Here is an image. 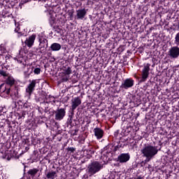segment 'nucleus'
Masks as SVG:
<instances>
[{"mask_svg":"<svg viewBox=\"0 0 179 179\" xmlns=\"http://www.w3.org/2000/svg\"><path fill=\"white\" fill-rule=\"evenodd\" d=\"M141 152L143 155V157H145V163H149L150 159H153L159 153V149L157 146L147 145L141 150Z\"/></svg>","mask_w":179,"mask_h":179,"instance_id":"f257e3e1","label":"nucleus"},{"mask_svg":"<svg viewBox=\"0 0 179 179\" xmlns=\"http://www.w3.org/2000/svg\"><path fill=\"white\" fill-rule=\"evenodd\" d=\"M103 169V166L99 162H94L88 166V173L90 176H94L96 173H99Z\"/></svg>","mask_w":179,"mask_h":179,"instance_id":"f03ea898","label":"nucleus"},{"mask_svg":"<svg viewBox=\"0 0 179 179\" xmlns=\"http://www.w3.org/2000/svg\"><path fill=\"white\" fill-rule=\"evenodd\" d=\"M72 73V68L70 66L64 67L62 69V80L63 82H68L69 80L70 76Z\"/></svg>","mask_w":179,"mask_h":179,"instance_id":"7ed1b4c3","label":"nucleus"},{"mask_svg":"<svg viewBox=\"0 0 179 179\" xmlns=\"http://www.w3.org/2000/svg\"><path fill=\"white\" fill-rule=\"evenodd\" d=\"M150 71V64H144L142 70V77L141 82H146V79L149 78V72Z\"/></svg>","mask_w":179,"mask_h":179,"instance_id":"20e7f679","label":"nucleus"},{"mask_svg":"<svg viewBox=\"0 0 179 179\" xmlns=\"http://www.w3.org/2000/svg\"><path fill=\"white\" fill-rule=\"evenodd\" d=\"M168 55L170 58H173V59H177L179 57V47L178 46H173L171 47L169 52Z\"/></svg>","mask_w":179,"mask_h":179,"instance_id":"39448f33","label":"nucleus"},{"mask_svg":"<svg viewBox=\"0 0 179 179\" xmlns=\"http://www.w3.org/2000/svg\"><path fill=\"white\" fill-rule=\"evenodd\" d=\"M30 83L28 85L26 88V93L29 97L31 96V94L34 92V89L36 87V85L37 83V80H29Z\"/></svg>","mask_w":179,"mask_h":179,"instance_id":"423d86ee","label":"nucleus"},{"mask_svg":"<svg viewBox=\"0 0 179 179\" xmlns=\"http://www.w3.org/2000/svg\"><path fill=\"white\" fill-rule=\"evenodd\" d=\"M135 81H134L131 78H127L122 83L120 89H124L125 90H127V89L132 87Z\"/></svg>","mask_w":179,"mask_h":179,"instance_id":"0eeeda50","label":"nucleus"},{"mask_svg":"<svg viewBox=\"0 0 179 179\" xmlns=\"http://www.w3.org/2000/svg\"><path fill=\"white\" fill-rule=\"evenodd\" d=\"M10 94V88L8 87L6 84L0 85V94L3 97H7Z\"/></svg>","mask_w":179,"mask_h":179,"instance_id":"6e6552de","label":"nucleus"},{"mask_svg":"<svg viewBox=\"0 0 179 179\" xmlns=\"http://www.w3.org/2000/svg\"><path fill=\"white\" fill-rule=\"evenodd\" d=\"M66 114V111L64 108H59L55 111V120L57 121H61L64 120V117Z\"/></svg>","mask_w":179,"mask_h":179,"instance_id":"1a4fd4ad","label":"nucleus"},{"mask_svg":"<svg viewBox=\"0 0 179 179\" xmlns=\"http://www.w3.org/2000/svg\"><path fill=\"white\" fill-rule=\"evenodd\" d=\"M82 104V100L79 96L75 97L71 99V110L72 111H75L78 107H79Z\"/></svg>","mask_w":179,"mask_h":179,"instance_id":"9d476101","label":"nucleus"},{"mask_svg":"<svg viewBox=\"0 0 179 179\" xmlns=\"http://www.w3.org/2000/svg\"><path fill=\"white\" fill-rule=\"evenodd\" d=\"M129 159H131V156L129 153H122L117 157V160L120 163H127V162L129 161Z\"/></svg>","mask_w":179,"mask_h":179,"instance_id":"9b49d317","label":"nucleus"},{"mask_svg":"<svg viewBox=\"0 0 179 179\" xmlns=\"http://www.w3.org/2000/svg\"><path fill=\"white\" fill-rule=\"evenodd\" d=\"M94 134L97 139H101L104 135V131L99 127H96L94 129Z\"/></svg>","mask_w":179,"mask_h":179,"instance_id":"f8f14e48","label":"nucleus"},{"mask_svg":"<svg viewBox=\"0 0 179 179\" xmlns=\"http://www.w3.org/2000/svg\"><path fill=\"white\" fill-rule=\"evenodd\" d=\"M77 13V19H80L81 20L85 19V16H86L87 11L86 9H79L76 11Z\"/></svg>","mask_w":179,"mask_h":179,"instance_id":"ddd939ff","label":"nucleus"},{"mask_svg":"<svg viewBox=\"0 0 179 179\" xmlns=\"http://www.w3.org/2000/svg\"><path fill=\"white\" fill-rule=\"evenodd\" d=\"M36 40V35L33 34L29 38H27L25 41V44L27 47H33V44H34V41Z\"/></svg>","mask_w":179,"mask_h":179,"instance_id":"4468645a","label":"nucleus"},{"mask_svg":"<svg viewBox=\"0 0 179 179\" xmlns=\"http://www.w3.org/2000/svg\"><path fill=\"white\" fill-rule=\"evenodd\" d=\"M39 48H48V41L46 38H41L39 39Z\"/></svg>","mask_w":179,"mask_h":179,"instance_id":"2eb2a0df","label":"nucleus"},{"mask_svg":"<svg viewBox=\"0 0 179 179\" xmlns=\"http://www.w3.org/2000/svg\"><path fill=\"white\" fill-rule=\"evenodd\" d=\"M43 103H46L47 104H55V98L52 96H46L45 99L43 100Z\"/></svg>","mask_w":179,"mask_h":179,"instance_id":"dca6fc26","label":"nucleus"},{"mask_svg":"<svg viewBox=\"0 0 179 179\" xmlns=\"http://www.w3.org/2000/svg\"><path fill=\"white\" fill-rule=\"evenodd\" d=\"M50 50L52 51H59L61 50V44L58 43H54L50 45Z\"/></svg>","mask_w":179,"mask_h":179,"instance_id":"f3484780","label":"nucleus"},{"mask_svg":"<svg viewBox=\"0 0 179 179\" xmlns=\"http://www.w3.org/2000/svg\"><path fill=\"white\" fill-rule=\"evenodd\" d=\"M6 82L7 85H9L10 86H13V85H15V78L10 76H8V78L6 80Z\"/></svg>","mask_w":179,"mask_h":179,"instance_id":"a211bd4d","label":"nucleus"},{"mask_svg":"<svg viewBox=\"0 0 179 179\" xmlns=\"http://www.w3.org/2000/svg\"><path fill=\"white\" fill-rule=\"evenodd\" d=\"M47 178L48 179H55L57 178V172L56 171H50L48 172L46 175Z\"/></svg>","mask_w":179,"mask_h":179,"instance_id":"6ab92c4d","label":"nucleus"},{"mask_svg":"<svg viewBox=\"0 0 179 179\" xmlns=\"http://www.w3.org/2000/svg\"><path fill=\"white\" fill-rule=\"evenodd\" d=\"M33 68V72L34 73V75H40V73H41V68L40 67V66H32Z\"/></svg>","mask_w":179,"mask_h":179,"instance_id":"aec40b11","label":"nucleus"},{"mask_svg":"<svg viewBox=\"0 0 179 179\" xmlns=\"http://www.w3.org/2000/svg\"><path fill=\"white\" fill-rule=\"evenodd\" d=\"M54 15H55V13H49V21L51 26H52L54 23H55V16Z\"/></svg>","mask_w":179,"mask_h":179,"instance_id":"412c9836","label":"nucleus"},{"mask_svg":"<svg viewBox=\"0 0 179 179\" xmlns=\"http://www.w3.org/2000/svg\"><path fill=\"white\" fill-rule=\"evenodd\" d=\"M33 73V68L32 67H29L27 69L24 71V75L26 78H29L30 75Z\"/></svg>","mask_w":179,"mask_h":179,"instance_id":"4be33fe9","label":"nucleus"},{"mask_svg":"<svg viewBox=\"0 0 179 179\" xmlns=\"http://www.w3.org/2000/svg\"><path fill=\"white\" fill-rule=\"evenodd\" d=\"M0 75L1 76H3L6 78V76H8V73H6V67H1V69H0Z\"/></svg>","mask_w":179,"mask_h":179,"instance_id":"5701e85b","label":"nucleus"},{"mask_svg":"<svg viewBox=\"0 0 179 179\" xmlns=\"http://www.w3.org/2000/svg\"><path fill=\"white\" fill-rule=\"evenodd\" d=\"M38 173V169H30L28 171V174H29L30 176H32L33 177H34V176Z\"/></svg>","mask_w":179,"mask_h":179,"instance_id":"b1692460","label":"nucleus"},{"mask_svg":"<svg viewBox=\"0 0 179 179\" xmlns=\"http://www.w3.org/2000/svg\"><path fill=\"white\" fill-rule=\"evenodd\" d=\"M15 27H16V28L15 29V33H18L20 36H22V32H20V28H19V23L15 22Z\"/></svg>","mask_w":179,"mask_h":179,"instance_id":"393cba45","label":"nucleus"},{"mask_svg":"<svg viewBox=\"0 0 179 179\" xmlns=\"http://www.w3.org/2000/svg\"><path fill=\"white\" fill-rule=\"evenodd\" d=\"M122 145H121V144H117L116 146H115V148H114L115 152H117V150H118V149L122 148Z\"/></svg>","mask_w":179,"mask_h":179,"instance_id":"a878e982","label":"nucleus"},{"mask_svg":"<svg viewBox=\"0 0 179 179\" xmlns=\"http://www.w3.org/2000/svg\"><path fill=\"white\" fill-rule=\"evenodd\" d=\"M133 179H143V177H142V176H137L136 178H134Z\"/></svg>","mask_w":179,"mask_h":179,"instance_id":"bb28decb","label":"nucleus"},{"mask_svg":"<svg viewBox=\"0 0 179 179\" xmlns=\"http://www.w3.org/2000/svg\"><path fill=\"white\" fill-rule=\"evenodd\" d=\"M69 150H70L71 152H74L75 149L73 148H70Z\"/></svg>","mask_w":179,"mask_h":179,"instance_id":"cd10ccee","label":"nucleus"},{"mask_svg":"<svg viewBox=\"0 0 179 179\" xmlns=\"http://www.w3.org/2000/svg\"><path fill=\"white\" fill-rule=\"evenodd\" d=\"M22 117H24V116L26 115V112H25V111H23V112L22 113Z\"/></svg>","mask_w":179,"mask_h":179,"instance_id":"c85d7f7f","label":"nucleus"},{"mask_svg":"<svg viewBox=\"0 0 179 179\" xmlns=\"http://www.w3.org/2000/svg\"><path fill=\"white\" fill-rule=\"evenodd\" d=\"M18 61V62H20V63H22V59H19V60H17Z\"/></svg>","mask_w":179,"mask_h":179,"instance_id":"c756f323","label":"nucleus"},{"mask_svg":"<svg viewBox=\"0 0 179 179\" xmlns=\"http://www.w3.org/2000/svg\"><path fill=\"white\" fill-rule=\"evenodd\" d=\"M136 1H138V0H136Z\"/></svg>","mask_w":179,"mask_h":179,"instance_id":"7c9ffc66","label":"nucleus"}]
</instances>
